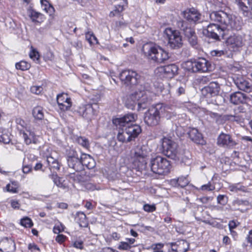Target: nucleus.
I'll return each mask as SVG.
<instances>
[{
  "instance_id": "38",
  "label": "nucleus",
  "mask_w": 252,
  "mask_h": 252,
  "mask_svg": "<svg viewBox=\"0 0 252 252\" xmlns=\"http://www.w3.org/2000/svg\"><path fill=\"white\" fill-rule=\"evenodd\" d=\"M28 14L32 21L34 23H39V20L41 19L42 14L33 10H30Z\"/></svg>"
},
{
  "instance_id": "16",
  "label": "nucleus",
  "mask_w": 252,
  "mask_h": 252,
  "mask_svg": "<svg viewBox=\"0 0 252 252\" xmlns=\"http://www.w3.org/2000/svg\"><path fill=\"white\" fill-rule=\"evenodd\" d=\"M160 48V46L152 43H146L143 45L142 51L148 60L154 62Z\"/></svg>"
},
{
  "instance_id": "51",
  "label": "nucleus",
  "mask_w": 252,
  "mask_h": 252,
  "mask_svg": "<svg viewBox=\"0 0 252 252\" xmlns=\"http://www.w3.org/2000/svg\"><path fill=\"white\" fill-rule=\"evenodd\" d=\"M132 247L130 246L127 242L122 241L120 242L118 249L120 250L127 251L130 250Z\"/></svg>"
},
{
  "instance_id": "27",
  "label": "nucleus",
  "mask_w": 252,
  "mask_h": 252,
  "mask_svg": "<svg viewBox=\"0 0 252 252\" xmlns=\"http://www.w3.org/2000/svg\"><path fill=\"white\" fill-rule=\"evenodd\" d=\"M188 134L190 139L194 142L203 144L204 140L202 134L199 132L197 129L195 128H191L189 129Z\"/></svg>"
},
{
  "instance_id": "52",
  "label": "nucleus",
  "mask_w": 252,
  "mask_h": 252,
  "mask_svg": "<svg viewBox=\"0 0 252 252\" xmlns=\"http://www.w3.org/2000/svg\"><path fill=\"white\" fill-rule=\"evenodd\" d=\"M178 180L179 187L181 188H184L187 186L189 183V180L185 177H179L178 178Z\"/></svg>"
},
{
  "instance_id": "22",
  "label": "nucleus",
  "mask_w": 252,
  "mask_h": 252,
  "mask_svg": "<svg viewBox=\"0 0 252 252\" xmlns=\"http://www.w3.org/2000/svg\"><path fill=\"white\" fill-rule=\"evenodd\" d=\"M234 83L240 90L247 93L252 92V84L242 77H237L234 79Z\"/></svg>"
},
{
  "instance_id": "43",
  "label": "nucleus",
  "mask_w": 252,
  "mask_h": 252,
  "mask_svg": "<svg viewBox=\"0 0 252 252\" xmlns=\"http://www.w3.org/2000/svg\"><path fill=\"white\" fill-rule=\"evenodd\" d=\"M18 185L15 182H12L11 184H8L6 186V191L12 193H17L18 192Z\"/></svg>"
},
{
  "instance_id": "25",
  "label": "nucleus",
  "mask_w": 252,
  "mask_h": 252,
  "mask_svg": "<svg viewBox=\"0 0 252 252\" xmlns=\"http://www.w3.org/2000/svg\"><path fill=\"white\" fill-rule=\"evenodd\" d=\"M183 15L186 20L189 22H196L200 20L201 15L194 8L188 9L183 12Z\"/></svg>"
},
{
  "instance_id": "15",
  "label": "nucleus",
  "mask_w": 252,
  "mask_h": 252,
  "mask_svg": "<svg viewBox=\"0 0 252 252\" xmlns=\"http://www.w3.org/2000/svg\"><path fill=\"white\" fill-rule=\"evenodd\" d=\"M224 32V29H222V25L220 28L216 24H212L208 26L207 28L203 29L202 32L204 35L207 37L218 40L219 38V34L223 36L224 33L221 32Z\"/></svg>"
},
{
  "instance_id": "55",
  "label": "nucleus",
  "mask_w": 252,
  "mask_h": 252,
  "mask_svg": "<svg viewBox=\"0 0 252 252\" xmlns=\"http://www.w3.org/2000/svg\"><path fill=\"white\" fill-rule=\"evenodd\" d=\"M163 244L161 243H158L153 244L152 246V248L153 250V252H163L162 248L163 247Z\"/></svg>"
},
{
  "instance_id": "28",
  "label": "nucleus",
  "mask_w": 252,
  "mask_h": 252,
  "mask_svg": "<svg viewBox=\"0 0 252 252\" xmlns=\"http://www.w3.org/2000/svg\"><path fill=\"white\" fill-rule=\"evenodd\" d=\"M75 172H70L67 175V179L70 182L79 183L84 180L83 172L81 170H74Z\"/></svg>"
},
{
  "instance_id": "56",
  "label": "nucleus",
  "mask_w": 252,
  "mask_h": 252,
  "mask_svg": "<svg viewBox=\"0 0 252 252\" xmlns=\"http://www.w3.org/2000/svg\"><path fill=\"white\" fill-rule=\"evenodd\" d=\"M156 206L154 205L145 204L143 206V209L146 212H152L156 210Z\"/></svg>"
},
{
  "instance_id": "14",
  "label": "nucleus",
  "mask_w": 252,
  "mask_h": 252,
  "mask_svg": "<svg viewBox=\"0 0 252 252\" xmlns=\"http://www.w3.org/2000/svg\"><path fill=\"white\" fill-rule=\"evenodd\" d=\"M156 105L160 118L170 120L176 116L177 114L174 111L172 106L164 103H158Z\"/></svg>"
},
{
  "instance_id": "59",
  "label": "nucleus",
  "mask_w": 252,
  "mask_h": 252,
  "mask_svg": "<svg viewBox=\"0 0 252 252\" xmlns=\"http://www.w3.org/2000/svg\"><path fill=\"white\" fill-rule=\"evenodd\" d=\"M10 203L11 207L14 209H19L21 206L19 201L16 200H11Z\"/></svg>"
},
{
  "instance_id": "45",
  "label": "nucleus",
  "mask_w": 252,
  "mask_h": 252,
  "mask_svg": "<svg viewBox=\"0 0 252 252\" xmlns=\"http://www.w3.org/2000/svg\"><path fill=\"white\" fill-rule=\"evenodd\" d=\"M11 139L10 136L7 132H0V142L4 144H8Z\"/></svg>"
},
{
  "instance_id": "46",
  "label": "nucleus",
  "mask_w": 252,
  "mask_h": 252,
  "mask_svg": "<svg viewBox=\"0 0 252 252\" xmlns=\"http://www.w3.org/2000/svg\"><path fill=\"white\" fill-rule=\"evenodd\" d=\"M215 189V186L210 182H209L207 184L201 186L198 190L202 191H213Z\"/></svg>"
},
{
  "instance_id": "64",
  "label": "nucleus",
  "mask_w": 252,
  "mask_h": 252,
  "mask_svg": "<svg viewBox=\"0 0 252 252\" xmlns=\"http://www.w3.org/2000/svg\"><path fill=\"white\" fill-rule=\"evenodd\" d=\"M240 139L245 142H250L252 145V137L248 136H242Z\"/></svg>"
},
{
  "instance_id": "48",
  "label": "nucleus",
  "mask_w": 252,
  "mask_h": 252,
  "mask_svg": "<svg viewBox=\"0 0 252 252\" xmlns=\"http://www.w3.org/2000/svg\"><path fill=\"white\" fill-rule=\"evenodd\" d=\"M217 200L218 204L224 206L227 204L228 198L225 195L220 194L217 196Z\"/></svg>"
},
{
  "instance_id": "26",
  "label": "nucleus",
  "mask_w": 252,
  "mask_h": 252,
  "mask_svg": "<svg viewBox=\"0 0 252 252\" xmlns=\"http://www.w3.org/2000/svg\"><path fill=\"white\" fill-rule=\"evenodd\" d=\"M248 99V97L245 94L240 92H235L230 96V102L235 105L245 103Z\"/></svg>"
},
{
  "instance_id": "42",
  "label": "nucleus",
  "mask_w": 252,
  "mask_h": 252,
  "mask_svg": "<svg viewBox=\"0 0 252 252\" xmlns=\"http://www.w3.org/2000/svg\"><path fill=\"white\" fill-rule=\"evenodd\" d=\"M16 69L22 71L28 70L31 67V64L27 62L21 61L15 64Z\"/></svg>"
},
{
  "instance_id": "19",
  "label": "nucleus",
  "mask_w": 252,
  "mask_h": 252,
  "mask_svg": "<svg viewBox=\"0 0 252 252\" xmlns=\"http://www.w3.org/2000/svg\"><path fill=\"white\" fill-rule=\"evenodd\" d=\"M236 2L243 15L244 17H250L252 11V0H236Z\"/></svg>"
},
{
  "instance_id": "63",
  "label": "nucleus",
  "mask_w": 252,
  "mask_h": 252,
  "mask_svg": "<svg viewBox=\"0 0 252 252\" xmlns=\"http://www.w3.org/2000/svg\"><path fill=\"white\" fill-rule=\"evenodd\" d=\"M29 249L31 252H38L40 251L39 248L35 245L30 244L29 245Z\"/></svg>"
},
{
  "instance_id": "2",
  "label": "nucleus",
  "mask_w": 252,
  "mask_h": 252,
  "mask_svg": "<svg viewBox=\"0 0 252 252\" xmlns=\"http://www.w3.org/2000/svg\"><path fill=\"white\" fill-rule=\"evenodd\" d=\"M137 119V115L129 113L121 118H115L113 120V123L120 127H125L126 132L127 133L128 138H131L134 140L141 132V127L138 125L131 124Z\"/></svg>"
},
{
  "instance_id": "58",
  "label": "nucleus",
  "mask_w": 252,
  "mask_h": 252,
  "mask_svg": "<svg viewBox=\"0 0 252 252\" xmlns=\"http://www.w3.org/2000/svg\"><path fill=\"white\" fill-rule=\"evenodd\" d=\"M64 226L62 224L56 225L53 228V232L56 234H59L63 231Z\"/></svg>"
},
{
  "instance_id": "47",
  "label": "nucleus",
  "mask_w": 252,
  "mask_h": 252,
  "mask_svg": "<svg viewBox=\"0 0 252 252\" xmlns=\"http://www.w3.org/2000/svg\"><path fill=\"white\" fill-rule=\"evenodd\" d=\"M124 10V4H118L115 6V9L113 11H111L109 14L110 17H113L119 14L120 12Z\"/></svg>"
},
{
  "instance_id": "32",
  "label": "nucleus",
  "mask_w": 252,
  "mask_h": 252,
  "mask_svg": "<svg viewBox=\"0 0 252 252\" xmlns=\"http://www.w3.org/2000/svg\"><path fill=\"white\" fill-rule=\"evenodd\" d=\"M156 59L154 61L155 63H162L165 62L169 58V53L162 49L161 47L160 48L158 54L157 55Z\"/></svg>"
},
{
  "instance_id": "3",
  "label": "nucleus",
  "mask_w": 252,
  "mask_h": 252,
  "mask_svg": "<svg viewBox=\"0 0 252 252\" xmlns=\"http://www.w3.org/2000/svg\"><path fill=\"white\" fill-rule=\"evenodd\" d=\"M153 96L154 94L148 90L136 91L128 96L126 106L128 108L133 110L137 105L138 110L145 109Z\"/></svg>"
},
{
  "instance_id": "23",
  "label": "nucleus",
  "mask_w": 252,
  "mask_h": 252,
  "mask_svg": "<svg viewBox=\"0 0 252 252\" xmlns=\"http://www.w3.org/2000/svg\"><path fill=\"white\" fill-rule=\"evenodd\" d=\"M218 144L223 147H230L236 145V142L230 135L221 133L218 138Z\"/></svg>"
},
{
  "instance_id": "13",
  "label": "nucleus",
  "mask_w": 252,
  "mask_h": 252,
  "mask_svg": "<svg viewBox=\"0 0 252 252\" xmlns=\"http://www.w3.org/2000/svg\"><path fill=\"white\" fill-rule=\"evenodd\" d=\"M66 158L68 166L74 170H82V167L80 159L77 153L73 149L66 151Z\"/></svg>"
},
{
  "instance_id": "62",
  "label": "nucleus",
  "mask_w": 252,
  "mask_h": 252,
  "mask_svg": "<svg viewBox=\"0 0 252 252\" xmlns=\"http://www.w3.org/2000/svg\"><path fill=\"white\" fill-rule=\"evenodd\" d=\"M211 54L213 56L220 57L224 54V52L222 50H213Z\"/></svg>"
},
{
  "instance_id": "60",
  "label": "nucleus",
  "mask_w": 252,
  "mask_h": 252,
  "mask_svg": "<svg viewBox=\"0 0 252 252\" xmlns=\"http://www.w3.org/2000/svg\"><path fill=\"white\" fill-rule=\"evenodd\" d=\"M49 167L50 170H52L53 171H58L60 169V165L58 160L54 162L53 164H51Z\"/></svg>"
},
{
  "instance_id": "49",
  "label": "nucleus",
  "mask_w": 252,
  "mask_h": 252,
  "mask_svg": "<svg viewBox=\"0 0 252 252\" xmlns=\"http://www.w3.org/2000/svg\"><path fill=\"white\" fill-rule=\"evenodd\" d=\"M21 224L25 227H31L32 226L33 223L30 218L26 217L21 219Z\"/></svg>"
},
{
  "instance_id": "8",
  "label": "nucleus",
  "mask_w": 252,
  "mask_h": 252,
  "mask_svg": "<svg viewBox=\"0 0 252 252\" xmlns=\"http://www.w3.org/2000/svg\"><path fill=\"white\" fill-rule=\"evenodd\" d=\"M161 142L162 153L169 158H174L178 153V144L167 137L163 138Z\"/></svg>"
},
{
  "instance_id": "6",
  "label": "nucleus",
  "mask_w": 252,
  "mask_h": 252,
  "mask_svg": "<svg viewBox=\"0 0 252 252\" xmlns=\"http://www.w3.org/2000/svg\"><path fill=\"white\" fill-rule=\"evenodd\" d=\"M165 37L168 39V45L171 49H179L183 45L182 37L180 32L166 28L164 31Z\"/></svg>"
},
{
  "instance_id": "34",
  "label": "nucleus",
  "mask_w": 252,
  "mask_h": 252,
  "mask_svg": "<svg viewBox=\"0 0 252 252\" xmlns=\"http://www.w3.org/2000/svg\"><path fill=\"white\" fill-rule=\"evenodd\" d=\"M75 220L81 227H86L88 224L86 215L83 212H78L76 213Z\"/></svg>"
},
{
  "instance_id": "4",
  "label": "nucleus",
  "mask_w": 252,
  "mask_h": 252,
  "mask_svg": "<svg viewBox=\"0 0 252 252\" xmlns=\"http://www.w3.org/2000/svg\"><path fill=\"white\" fill-rule=\"evenodd\" d=\"M130 162L138 170H146L148 152L145 146H137L131 151Z\"/></svg>"
},
{
  "instance_id": "12",
  "label": "nucleus",
  "mask_w": 252,
  "mask_h": 252,
  "mask_svg": "<svg viewBox=\"0 0 252 252\" xmlns=\"http://www.w3.org/2000/svg\"><path fill=\"white\" fill-rule=\"evenodd\" d=\"M188 65L194 72H206L209 69L210 64L205 58H199L193 62H188Z\"/></svg>"
},
{
  "instance_id": "61",
  "label": "nucleus",
  "mask_w": 252,
  "mask_h": 252,
  "mask_svg": "<svg viewBox=\"0 0 252 252\" xmlns=\"http://www.w3.org/2000/svg\"><path fill=\"white\" fill-rule=\"evenodd\" d=\"M73 246L77 249H83V242L82 240H76L74 242Z\"/></svg>"
},
{
  "instance_id": "39",
  "label": "nucleus",
  "mask_w": 252,
  "mask_h": 252,
  "mask_svg": "<svg viewBox=\"0 0 252 252\" xmlns=\"http://www.w3.org/2000/svg\"><path fill=\"white\" fill-rule=\"evenodd\" d=\"M128 135L126 132V129L122 128V131H119L117 135V139L119 141L122 142H128L131 140V138H128Z\"/></svg>"
},
{
  "instance_id": "57",
  "label": "nucleus",
  "mask_w": 252,
  "mask_h": 252,
  "mask_svg": "<svg viewBox=\"0 0 252 252\" xmlns=\"http://www.w3.org/2000/svg\"><path fill=\"white\" fill-rule=\"evenodd\" d=\"M23 172L25 174H28L32 171V166L28 164H25V161H24V164L22 168Z\"/></svg>"
},
{
  "instance_id": "31",
  "label": "nucleus",
  "mask_w": 252,
  "mask_h": 252,
  "mask_svg": "<svg viewBox=\"0 0 252 252\" xmlns=\"http://www.w3.org/2000/svg\"><path fill=\"white\" fill-rule=\"evenodd\" d=\"M49 177L58 187L63 189L68 188V185L66 183L65 181L62 178L59 177L57 173L50 174Z\"/></svg>"
},
{
  "instance_id": "9",
  "label": "nucleus",
  "mask_w": 252,
  "mask_h": 252,
  "mask_svg": "<svg viewBox=\"0 0 252 252\" xmlns=\"http://www.w3.org/2000/svg\"><path fill=\"white\" fill-rule=\"evenodd\" d=\"M140 76L135 71L132 70H124L119 75V78L124 85L131 86L140 82Z\"/></svg>"
},
{
  "instance_id": "10",
  "label": "nucleus",
  "mask_w": 252,
  "mask_h": 252,
  "mask_svg": "<svg viewBox=\"0 0 252 252\" xmlns=\"http://www.w3.org/2000/svg\"><path fill=\"white\" fill-rule=\"evenodd\" d=\"M160 118L156 104L152 105L145 113L144 122L149 126H153L158 125Z\"/></svg>"
},
{
  "instance_id": "20",
  "label": "nucleus",
  "mask_w": 252,
  "mask_h": 252,
  "mask_svg": "<svg viewBox=\"0 0 252 252\" xmlns=\"http://www.w3.org/2000/svg\"><path fill=\"white\" fill-rule=\"evenodd\" d=\"M220 86L216 82H211L208 86L204 87L202 93L207 97L217 95L220 92Z\"/></svg>"
},
{
  "instance_id": "29",
  "label": "nucleus",
  "mask_w": 252,
  "mask_h": 252,
  "mask_svg": "<svg viewBox=\"0 0 252 252\" xmlns=\"http://www.w3.org/2000/svg\"><path fill=\"white\" fill-rule=\"evenodd\" d=\"M80 161L82 167L85 166L88 169H93L95 166L94 159L91 156L86 154H82Z\"/></svg>"
},
{
  "instance_id": "21",
  "label": "nucleus",
  "mask_w": 252,
  "mask_h": 252,
  "mask_svg": "<svg viewBox=\"0 0 252 252\" xmlns=\"http://www.w3.org/2000/svg\"><path fill=\"white\" fill-rule=\"evenodd\" d=\"M57 102L60 109L67 110L71 106L70 98L66 94L63 93L57 95Z\"/></svg>"
},
{
  "instance_id": "41",
  "label": "nucleus",
  "mask_w": 252,
  "mask_h": 252,
  "mask_svg": "<svg viewBox=\"0 0 252 252\" xmlns=\"http://www.w3.org/2000/svg\"><path fill=\"white\" fill-rule=\"evenodd\" d=\"M86 39L90 44H96L98 43L97 39L93 32L88 31L85 33Z\"/></svg>"
},
{
  "instance_id": "33",
  "label": "nucleus",
  "mask_w": 252,
  "mask_h": 252,
  "mask_svg": "<svg viewBox=\"0 0 252 252\" xmlns=\"http://www.w3.org/2000/svg\"><path fill=\"white\" fill-rule=\"evenodd\" d=\"M32 115L36 121L43 120L44 117L43 108L40 106L34 107L32 111Z\"/></svg>"
},
{
  "instance_id": "5",
  "label": "nucleus",
  "mask_w": 252,
  "mask_h": 252,
  "mask_svg": "<svg viewBox=\"0 0 252 252\" xmlns=\"http://www.w3.org/2000/svg\"><path fill=\"white\" fill-rule=\"evenodd\" d=\"M151 171L154 173L160 175L168 174L170 170L171 164L170 161L166 158L157 156L151 158L149 163Z\"/></svg>"
},
{
  "instance_id": "40",
  "label": "nucleus",
  "mask_w": 252,
  "mask_h": 252,
  "mask_svg": "<svg viewBox=\"0 0 252 252\" xmlns=\"http://www.w3.org/2000/svg\"><path fill=\"white\" fill-rule=\"evenodd\" d=\"M173 89H175L176 93L178 95L185 94L186 92V84L181 83L180 82H178L176 83V88H173Z\"/></svg>"
},
{
  "instance_id": "50",
  "label": "nucleus",
  "mask_w": 252,
  "mask_h": 252,
  "mask_svg": "<svg viewBox=\"0 0 252 252\" xmlns=\"http://www.w3.org/2000/svg\"><path fill=\"white\" fill-rule=\"evenodd\" d=\"M78 144L82 146L85 148H88L89 147V142L88 140L85 137H80L77 139Z\"/></svg>"
},
{
  "instance_id": "44",
  "label": "nucleus",
  "mask_w": 252,
  "mask_h": 252,
  "mask_svg": "<svg viewBox=\"0 0 252 252\" xmlns=\"http://www.w3.org/2000/svg\"><path fill=\"white\" fill-rule=\"evenodd\" d=\"M29 56L31 59L36 62L37 63L39 62V54L38 52L32 47V50L29 54Z\"/></svg>"
},
{
  "instance_id": "24",
  "label": "nucleus",
  "mask_w": 252,
  "mask_h": 252,
  "mask_svg": "<svg viewBox=\"0 0 252 252\" xmlns=\"http://www.w3.org/2000/svg\"><path fill=\"white\" fill-rule=\"evenodd\" d=\"M15 250V244L12 239L4 238L0 242V251L2 252H14Z\"/></svg>"
},
{
  "instance_id": "36",
  "label": "nucleus",
  "mask_w": 252,
  "mask_h": 252,
  "mask_svg": "<svg viewBox=\"0 0 252 252\" xmlns=\"http://www.w3.org/2000/svg\"><path fill=\"white\" fill-rule=\"evenodd\" d=\"M177 247L174 249L176 252H186L189 248V245L188 243L185 240H180L176 242Z\"/></svg>"
},
{
  "instance_id": "17",
  "label": "nucleus",
  "mask_w": 252,
  "mask_h": 252,
  "mask_svg": "<svg viewBox=\"0 0 252 252\" xmlns=\"http://www.w3.org/2000/svg\"><path fill=\"white\" fill-rule=\"evenodd\" d=\"M178 66L175 64H170L165 66H161L157 68L156 71L159 73L164 77L167 78H172L177 74Z\"/></svg>"
},
{
  "instance_id": "54",
  "label": "nucleus",
  "mask_w": 252,
  "mask_h": 252,
  "mask_svg": "<svg viewBox=\"0 0 252 252\" xmlns=\"http://www.w3.org/2000/svg\"><path fill=\"white\" fill-rule=\"evenodd\" d=\"M43 88L40 86H33L31 88V91L32 93L36 94H40L43 91Z\"/></svg>"
},
{
  "instance_id": "30",
  "label": "nucleus",
  "mask_w": 252,
  "mask_h": 252,
  "mask_svg": "<svg viewBox=\"0 0 252 252\" xmlns=\"http://www.w3.org/2000/svg\"><path fill=\"white\" fill-rule=\"evenodd\" d=\"M20 134L22 135L25 143L27 145L36 143L34 133L31 131V128L27 130H21Z\"/></svg>"
},
{
  "instance_id": "11",
  "label": "nucleus",
  "mask_w": 252,
  "mask_h": 252,
  "mask_svg": "<svg viewBox=\"0 0 252 252\" xmlns=\"http://www.w3.org/2000/svg\"><path fill=\"white\" fill-rule=\"evenodd\" d=\"M99 106L97 104H88L80 107L78 112L86 119L91 121L94 119L98 113Z\"/></svg>"
},
{
  "instance_id": "18",
  "label": "nucleus",
  "mask_w": 252,
  "mask_h": 252,
  "mask_svg": "<svg viewBox=\"0 0 252 252\" xmlns=\"http://www.w3.org/2000/svg\"><path fill=\"white\" fill-rule=\"evenodd\" d=\"M245 40L242 35L234 34L230 36L226 39V44L233 50L242 47L245 44Z\"/></svg>"
},
{
  "instance_id": "53",
  "label": "nucleus",
  "mask_w": 252,
  "mask_h": 252,
  "mask_svg": "<svg viewBox=\"0 0 252 252\" xmlns=\"http://www.w3.org/2000/svg\"><path fill=\"white\" fill-rule=\"evenodd\" d=\"M244 187L239 184L232 185L229 186V189L231 191L237 192L239 190H243Z\"/></svg>"
},
{
  "instance_id": "1",
  "label": "nucleus",
  "mask_w": 252,
  "mask_h": 252,
  "mask_svg": "<svg viewBox=\"0 0 252 252\" xmlns=\"http://www.w3.org/2000/svg\"><path fill=\"white\" fill-rule=\"evenodd\" d=\"M212 21L220 23L222 25L224 31H240L243 26V20L241 17L227 14L223 11H214L210 14Z\"/></svg>"
},
{
  "instance_id": "37",
  "label": "nucleus",
  "mask_w": 252,
  "mask_h": 252,
  "mask_svg": "<svg viewBox=\"0 0 252 252\" xmlns=\"http://www.w3.org/2000/svg\"><path fill=\"white\" fill-rule=\"evenodd\" d=\"M41 3L43 10L50 15H52L55 11L54 7L47 0H41Z\"/></svg>"
},
{
  "instance_id": "7",
  "label": "nucleus",
  "mask_w": 252,
  "mask_h": 252,
  "mask_svg": "<svg viewBox=\"0 0 252 252\" xmlns=\"http://www.w3.org/2000/svg\"><path fill=\"white\" fill-rule=\"evenodd\" d=\"M178 27L183 31L185 36L187 38L189 44L194 47L197 48L198 40L194 30L189 26V24L183 20L177 22Z\"/></svg>"
},
{
  "instance_id": "35",
  "label": "nucleus",
  "mask_w": 252,
  "mask_h": 252,
  "mask_svg": "<svg viewBox=\"0 0 252 252\" xmlns=\"http://www.w3.org/2000/svg\"><path fill=\"white\" fill-rule=\"evenodd\" d=\"M17 127L19 130L20 132L21 130H27L31 128L30 124L25 122L21 118H17L15 119Z\"/></svg>"
}]
</instances>
